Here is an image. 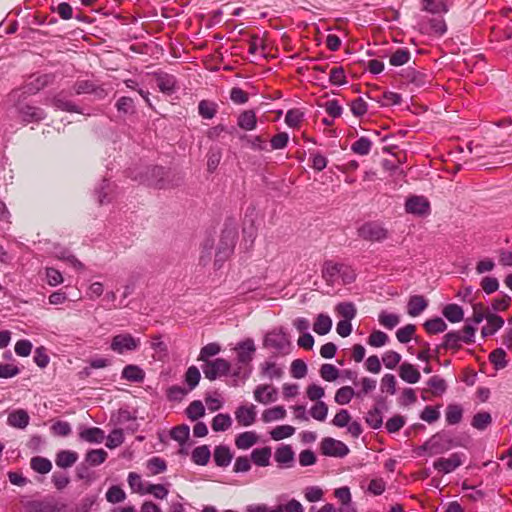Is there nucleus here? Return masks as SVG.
Returning <instances> with one entry per match:
<instances>
[{
  "instance_id": "obj_1",
  "label": "nucleus",
  "mask_w": 512,
  "mask_h": 512,
  "mask_svg": "<svg viewBox=\"0 0 512 512\" xmlns=\"http://www.w3.org/2000/svg\"><path fill=\"white\" fill-rule=\"evenodd\" d=\"M83 94H93L98 99H104L108 95L102 85H98L92 80L78 78L68 92L60 91L52 98L51 102L59 110L70 113H82L80 107L68 100L67 96Z\"/></svg>"
},
{
  "instance_id": "obj_2",
  "label": "nucleus",
  "mask_w": 512,
  "mask_h": 512,
  "mask_svg": "<svg viewBox=\"0 0 512 512\" xmlns=\"http://www.w3.org/2000/svg\"><path fill=\"white\" fill-rule=\"evenodd\" d=\"M455 445L453 438L446 431L434 434L423 445L416 448L418 455L428 453L429 455L442 454Z\"/></svg>"
},
{
  "instance_id": "obj_3",
  "label": "nucleus",
  "mask_w": 512,
  "mask_h": 512,
  "mask_svg": "<svg viewBox=\"0 0 512 512\" xmlns=\"http://www.w3.org/2000/svg\"><path fill=\"white\" fill-rule=\"evenodd\" d=\"M146 182L148 186L156 189H167L172 186L169 179V171L158 165L147 168Z\"/></svg>"
},
{
  "instance_id": "obj_4",
  "label": "nucleus",
  "mask_w": 512,
  "mask_h": 512,
  "mask_svg": "<svg viewBox=\"0 0 512 512\" xmlns=\"http://www.w3.org/2000/svg\"><path fill=\"white\" fill-rule=\"evenodd\" d=\"M231 364L223 359L217 358L215 360L206 361L202 365V370L207 379L210 381L216 380L218 377L225 376L230 372Z\"/></svg>"
},
{
  "instance_id": "obj_5",
  "label": "nucleus",
  "mask_w": 512,
  "mask_h": 512,
  "mask_svg": "<svg viewBox=\"0 0 512 512\" xmlns=\"http://www.w3.org/2000/svg\"><path fill=\"white\" fill-rule=\"evenodd\" d=\"M140 346V339L133 337L129 333L115 335L112 338L110 348L118 353L123 354L128 351H134Z\"/></svg>"
},
{
  "instance_id": "obj_6",
  "label": "nucleus",
  "mask_w": 512,
  "mask_h": 512,
  "mask_svg": "<svg viewBox=\"0 0 512 512\" xmlns=\"http://www.w3.org/2000/svg\"><path fill=\"white\" fill-rule=\"evenodd\" d=\"M321 453L325 456L343 458L350 452L348 446L340 440L325 437L320 443Z\"/></svg>"
},
{
  "instance_id": "obj_7",
  "label": "nucleus",
  "mask_w": 512,
  "mask_h": 512,
  "mask_svg": "<svg viewBox=\"0 0 512 512\" xmlns=\"http://www.w3.org/2000/svg\"><path fill=\"white\" fill-rule=\"evenodd\" d=\"M54 73H45L37 76H30L23 84V89H26V93L35 95L44 88L52 85L55 81Z\"/></svg>"
},
{
  "instance_id": "obj_8",
  "label": "nucleus",
  "mask_w": 512,
  "mask_h": 512,
  "mask_svg": "<svg viewBox=\"0 0 512 512\" xmlns=\"http://www.w3.org/2000/svg\"><path fill=\"white\" fill-rule=\"evenodd\" d=\"M358 235L367 241H382L387 238L388 231L377 222H366L358 229Z\"/></svg>"
},
{
  "instance_id": "obj_9",
  "label": "nucleus",
  "mask_w": 512,
  "mask_h": 512,
  "mask_svg": "<svg viewBox=\"0 0 512 512\" xmlns=\"http://www.w3.org/2000/svg\"><path fill=\"white\" fill-rule=\"evenodd\" d=\"M237 352V361L239 364L251 366L250 363L254 358L256 347L253 339L247 338L237 344L235 348Z\"/></svg>"
},
{
  "instance_id": "obj_10",
  "label": "nucleus",
  "mask_w": 512,
  "mask_h": 512,
  "mask_svg": "<svg viewBox=\"0 0 512 512\" xmlns=\"http://www.w3.org/2000/svg\"><path fill=\"white\" fill-rule=\"evenodd\" d=\"M153 76L155 78L156 84L160 91L167 95H172L177 90V79L174 75L169 74L164 71L154 72Z\"/></svg>"
},
{
  "instance_id": "obj_11",
  "label": "nucleus",
  "mask_w": 512,
  "mask_h": 512,
  "mask_svg": "<svg viewBox=\"0 0 512 512\" xmlns=\"http://www.w3.org/2000/svg\"><path fill=\"white\" fill-rule=\"evenodd\" d=\"M21 121L23 123H39L42 120H44L47 116L44 109L32 106V105H25L21 106L19 110L17 111Z\"/></svg>"
},
{
  "instance_id": "obj_12",
  "label": "nucleus",
  "mask_w": 512,
  "mask_h": 512,
  "mask_svg": "<svg viewBox=\"0 0 512 512\" xmlns=\"http://www.w3.org/2000/svg\"><path fill=\"white\" fill-rule=\"evenodd\" d=\"M405 209L408 213L424 216L429 213L430 204L423 196H411L406 200Z\"/></svg>"
},
{
  "instance_id": "obj_13",
  "label": "nucleus",
  "mask_w": 512,
  "mask_h": 512,
  "mask_svg": "<svg viewBox=\"0 0 512 512\" xmlns=\"http://www.w3.org/2000/svg\"><path fill=\"white\" fill-rule=\"evenodd\" d=\"M462 465L461 454L453 453L449 458H439L437 459L433 467L438 471L444 474H448L452 472L454 469Z\"/></svg>"
},
{
  "instance_id": "obj_14",
  "label": "nucleus",
  "mask_w": 512,
  "mask_h": 512,
  "mask_svg": "<svg viewBox=\"0 0 512 512\" xmlns=\"http://www.w3.org/2000/svg\"><path fill=\"white\" fill-rule=\"evenodd\" d=\"M278 391L269 384L258 385L254 390V398L258 403L268 404L277 400Z\"/></svg>"
},
{
  "instance_id": "obj_15",
  "label": "nucleus",
  "mask_w": 512,
  "mask_h": 512,
  "mask_svg": "<svg viewBox=\"0 0 512 512\" xmlns=\"http://www.w3.org/2000/svg\"><path fill=\"white\" fill-rule=\"evenodd\" d=\"M341 264L332 260H327L323 264L322 277L329 286H333L339 279L341 273Z\"/></svg>"
},
{
  "instance_id": "obj_16",
  "label": "nucleus",
  "mask_w": 512,
  "mask_h": 512,
  "mask_svg": "<svg viewBox=\"0 0 512 512\" xmlns=\"http://www.w3.org/2000/svg\"><path fill=\"white\" fill-rule=\"evenodd\" d=\"M235 417L237 422L242 426H250L255 422L256 411L255 406H240L235 411Z\"/></svg>"
},
{
  "instance_id": "obj_17",
  "label": "nucleus",
  "mask_w": 512,
  "mask_h": 512,
  "mask_svg": "<svg viewBox=\"0 0 512 512\" xmlns=\"http://www.w3.org/2000/svg\"><path fill=\"white\" fill-rule=\"evenodd\" d=\"M428 307V300L422 295L410 296L407 303V313L411 317L419 316Z\"/></svg>"
},
{
  "instance_id": "obj_18",
  "label": "nucleus",
  "mask_w": 512,
  "mask_h": 512,
  "mask_svg": "<svg viewBox=\"0 0 512 512\" xmlns=\"http://www.w3.org/2000/svg\"><path fill=\"white\" fill-rule=\"evenodd\" d=\"M385 399L379 398L376 401V405L370 409L367 413V416L365 418L366 423L373 429H378L383 424V417L381 413V409L379 407L380 404H384Z\"/></svg>"
},
{
  "instance_id": "obj_19",
  "label": "nucleus",
  "mask_w": 512,
  "mask_h": 512,
  "mask_svg": "<svg viewBox=\"0 0 512 512\" xmlns=\"http://www.w3.org/2000/svg\"><path fill=\"white\" fill-rule=\"evenodd\" d=\"M286 345H288V340L285 334L281 333H268L264 338V346L267 348H273L278 353L282 352Z\"/></svg>"
},
{
  "instance_id": "obj_20",
  "label": "nucleus",
  "mask_w": 512,
  "mask_h": 512,
  "mask_svg": "<svg viewBox=\"0 0 512 512\" xmlns=\"http://www.w3.org/2000/svg\"><path fill=\"white\" fill-rule=\"evenodd\" d=\"M234 249V239H228L226 235L221 237L219 247L216 253L215 265L224 262L232 254Z\"/></svg>"
},
{
  "instance_id": "obj_21",
  "label": "nucleus",
  "mask_w": 512,
  "mask_h": 512,
  "mask_svg": "<svg viewBox=\"0 0 512 512\" xmlns=\"http://www.w3.org/2000/svg\"><path fill=\"white\" fill-rule=\"evenodd\" d=\"M401 77L408 83H412L417 87H423L425 86L429 80L428 75L424 72H420L415 70L414 68H408L406 69L402 74Z\"/></svg>"
},
{
  "instance_id": "obj_22",
  "label": "nucleus",
  "mask_w": 512,
  "mask_h": 512,
  "mask_svg": "<svg viewBox=\"0 0 512 512\" xmlns=\"http://www.w3.org/2000/svg\"><path fill=\"white\" fill-rule=\"evenodd\" d=\"M213 457L217 466L227 467L233 459V453L228 446L218 445L214 448Z\"/></svg>"
},
{
  "instance_id": "obj_23",
  "label": "nucleus",
  "mask_w": 512,
  "mask_h": 512,
  "mask_svg": "<svg viewBox=\"0 0 512 512\" xmlns=\"http://www.w3.org/2000/svg\"><path fill=\"white\" fill-rule=\"evenodd\" d=\"M237 125L245 131L254 130L257 126V116L254 110H245L237 117Z\"/></svg>"
},
{
  "instance_id": "obj_24",
  "label": "nucleus",
  "mask_w": 512,
  "mask_h": 512,
  "mask_svg": "<svg viewBox=\"0 0 512 512\" xmlns=\"http://www.w3.org/2000/svg\"><path fill=\"white\" fill-rule=\"evenodd\" d=\"M486 320L487 325L483 326L481 329V334L483 337H488L495 334L504 325V319L501 316L493 313L489 314Z\"/></svg>"
},
{
  "instance_id": "obj_25",
  "label": "nucleus",
  "mask_w": 512,
  "mask_h": 512,
  "mask_svg": "<svg viewBox=\"0 0 512 512\" xmlns=\"http://www.w3.org/2000/svg\"><path fill=\"white\" fill-rule=\"evenodd\" d=\"M272 454L271 447L256 448L251 453V461L261 467L270 465V457Z\"/></svg>"
},
{
  "instance_id": "obj_26",
  "label": "nucleus",
  "mask_w": 512,
  "mask_h": 512,
  "mask_svg": "<svg viewBox=\"0 0 512 512\" xmlns=\"http://www.w3.org/2000/svg\"><path fill=\"white\" fill-rule=\"evenodd\" d=\"M399 376L402 380L414 384L420 380V372L414 367V365L404 362L399 368Z\"/></svg>"
},
{
  "instance_id": "obj_27",
  "label": "nucleus",
  "mask_w": 512,
  "mask_h": 512,
  "mask_svg": "<svg viewBox=\"0 0 512 512\" xmlns=\"http://www.w3.org/2000/svg\"><path fill=\"white\" fill-rule=\"evenodd\" d=\"M122 378L130 382L141 383L145 379V372L139 366L129 364L122 370Z\"/></svg>"
},
{
  "instance_id": "obj_28",
  "label": "nucleus",
  "mask_w": 512,
  "mask_h": 512,
  "mask_svg": "<svg viewBox=\"0 0 512 512\" xmlns=\"http://www.w3.org/2000/svg\"><path fill=\"white\" fill-rule=\"evenodd\" d=\"M29 96H31V94L26 93V89H23L22 85L19 88L11 91V93L7 96V102L15 107L16 111H18L21 106L27 105L25 100Z\"/></svg>"
},
{
  "instance_id": "obj_29",
  "label": "nucleus",
  "mask_w": 512,
  "mask_h": 512,
  "mask_svg": "<svg viewBox=\"0 0 512 512\" xmlns=\"http://www.w3.org/2000/svg\"><path fill=\"white\" fill-rule=\"evenodd\" d=\"M218 104L212 100L203 99L198 104V113L203 119H212L218 112Z\"/></svg>"
},
{
  "instance_id": "obj_30",
  "label": "nucleus",
  "mask_w": 512,
  "mask_h": 512,
  "mask_svg": "<svg viewBox=\"0 0 512 512\" xmlns=\"http://www.w3.org/2000/svg\"><path fill=\"white\" fill-rule=\"evenodd\" d=\"M78 460V454L75 451L61 450L56 455V465L60 468H69Z\"/></svg>"
},
{
  "instance_id": "obj_31",
  "label": "nucleus",
  "mask_w": 512,
  "mask_h": 512,
  "mask_svg": "<svg viewBox=\"0 0 512 512\" xmlns=\"http://www.w3.org/2000/svg\"><path fill=\"white\" fill-rule=\"evenodd\" d=\"M79 436L89 443H102L105 439L104 431L98 427L86 428L79 433Z\"/></svg>"
},
{
  "instance_id": "obj_32",
  "label": "nucleus",
  "mask_w": 512,
  "mask_h": 512,
  "mask_svg": "<svg viewBox=\"0 0 512 512\" xmlns=\"http://www.w3.org/2000/svg\"><path fill=\"white\" fill-rule=\"evenodd\" d=\"M462 341L461 333L459 331H450L443 337V342L440 344V347L443 349H450L453 351H458L461 349L460 342Z\"/></svg>"
},
{
  "instance_id": "obj_33",
  "label": "nucleus",
  "mask_w": 512,
  "mask_h": 512,
  "mask_svg": "<svg viewBox=\"0 0 512 512\" xmlns=\"http://www.w3.org/2000/svg\"><path fill=\"white\" fill-rule=\"evenodd\" d=\"M442 314L451 323L460 322L464 317V311L458 304H447L443 308Z\"/></svg>"
},
{
  "instance_id": "obj_34",
  "label": "nucleus",
  "mask_w": 512,
  "mask_h": 512,
  "mask_svg": "<svg viewBox=\"0 0 512 512\" xmlns=\"http://www.w3.org/2000/svg\"><path fill=\"white\" fill-rule=\"evenodd\" d=\"M30 417L23 409L11 412L8 416V423L16 428H25L29 424Z\"/></svg>"
},
{
  "instance_id": "obj_35",
  "label": "nucleus",
  "mask_w": 512,
  "mask_h": 512,
  "mask_svg": "<svg viewBox=\"0 0 512 512\" xmlns=\"http://www.w3.org/2000/svg\"><path fill=\"white\" fill-rule=\"evenodd\" d=\"M28 512H59L57 504L52 501H32L27 505Z\"/></svg>"
},
{
  "instance_id": "obj_36",
  "label": "nucleus",
  "mask_w": 512,
  "mask_h": 512,
  "mask_svg": "<svg viewBox=\"0 0 512 512\" xmlns=\"http://www.w3.org/2000/svg\"><path fill=\"white\" fill-rule=\"evenodd\" d=\"M423 328L428 334L434 335L444 332L447 329V324L441 317H434L426 320Z\"/></svg>"
},
{
  "instance_id": "obj_37",
  "label": "nucleus",
  "mask_w": 512,
  "mask_h": 512,
  "mask_svg": "<svg viewBox=\"0 0 512 512\" xmlns=\"http://www.w3.org/2000/svg\"><path fill=\"white\" fill-rule=\"evenodd\" d=\"M258 441V437L254 432L247 431L240 433L235 439V445L238 449H249Z\"/></svg>"
},
{
  "instance_id": "obj_38",
  "label": "nucleus",
  "mask_w": 512,
  "mask_h": 512,
  "mask_svg": "<svg viewBox=\"0 0 512 512\" xmlns=\"http://www.w3.org/2000/svg\"><path fill=\"white\" fill-rule=\"evenodd\" d=\"M211 457V452L209 450V447L207 445H202L194 448L192 451V461L201 466H205Z\"/></svg>"
},
{
  "instance_id": "obj_39",
  "label": "nucleus",
  "mask_w": 512,
  "mask_h": 512,
  "mask_svg": "<svg viewBox=\"0 0 512 512\" xmlns=\"http://www.w3.org/2000/svg\"><path fill=\"white\" fill-rule=\"evenodd\" d=\"M507 354L503 348H496L489 354V361L496 370L504 369L508 365Z\"/></svg>"
},
{
  "instance_id": "obj_40",
  "label": "nucleus",
  "mask_w": 512,
  "mask_h": 512,
  "mask_svg": "<svg viewBox=\"0 0 512 512\" xmlns=\"http://www.w3.org/2000/svg\"><path fill=\"white\" fill-rule=\"evenodd\" d=\"M422 9L432 14L446 13L448 6L444 0H421Z\"/></svg>"
},
{
  "instance_id": "obj_41",
  "label": "nucleus",
  "mask_w": 512,
  "mask_h": 512,
  "mask_svg": "<svg viewBox=\"0 0 512 512\" xmlns=\"http://www.w3.org/2000/svg\"><path fill=\"white\" fill-rule=\"evenodd\" d=\"M260 369H261V374L263 376L268 377L271 380L274 378L279 379L284 374L283 369L281 367L277 366V364L275 362H271V361H266V362L262 363L260 366Z\"/></svg>"
},
{
  "instance_id": "obj_42",
  "label": "nucleus",
  "mask_w": 512,
  "mask_h": 512,
  "mask_svg": "<svg viewBox=\"0 0 512 512\" xmlns=\"http://www.w3.org/2000/svg\"><path fill=\"white\" fill-rule=\"evenodd\" d=\"M353 396L360 397L361 393H355L354 389L350 386H343L336 391L335 401L340 405L348 404Z\"/></svg>"
},
{
  "instance_id": "obj_43",
  "label": "nucleus",
  "mask_w": 512,
  "mask_h": 512,
  "mask_svg": "<svg viewBox=\"0 0 512 512\" xmlns=\"http://www.w3.org/2000/svg\"><path fill=\"white\" fill-rule=\"evenodd\" d=\"M30 466L35 472L40 474H47L52 469L51 461L41 456H35L31 458Z\"/></svg>"
},
{
  "instance_id": "obj_44",
  "label": "nucleus",
  "mask_w": 512,
  "mask_h": 512,
  "mask_svg": "<svg viewBox=\"0 0 512 512\" xmlns=\"http://www.w3.org/2000/svg\"><path fill=\"white\" fill-rule=\"evenodd\" d=\"M332 327V320L328 315L319 314L314 322L313 330L319 335L327 334Z\"/></svg>"
},
{
  "instance_id": "obj_45",
  "label": "nucleus",
  "mask_w": 512,
  "mask_h": 512,
  "mask_svg": "<svg viewBox=\"0 0 512 512\" xmlns=\"http://www.w3.org/2000/svg\"><path fill=\"white\" fill-rule=\"evenodd\" d=\"M274 457L279 464H288L294 460V451L290 445H282L276 449Z\"/></svg>"
},
{
  "instance_id": "obj_46",
  "label": "nucleus",
  "mask_w": 512,
  "mask_h": 512,
  "mask_svg": "<svg viewBox=\"0 0 512 512\" xmlns=\"http://www.w3.org/2000/svg\"><path fill=\"white\" fill-rule=\"evenodd\" d=\"M108 454L104 449H92L86 453L85 461L90 466H98L105 462Z\"/></svg>"
},
{
  "instance_id": "obj_47",
  "label": "nucleus",
  "mask_w": 512,
  "mask_h": 512,
  "mask_svg": "<svg viewBox=\"0 0 512 512\" xmlns=\"http://www.w3.org/2000/svg\"><path fill=\"white\" fill-rule=\"evenodd\" d=\"M463 417V409L458 404H449L446 408V421L450 425L461 422Z\"/></svg>"
},
{
  "instance_id": "obj_48",
  "label": "nucleus",
  "mask_w": 512,
  "mask_h": 512,
  "mask_svg": "<svg viewBox=\"0 0 512 512\" xmlns=\"http://www.w3.org/2000/svg\"><path fill=\"white\" fill-rule=\"evenodd\" d=\"M372 148V142L367 137H360L351 145V150L353 153L365 156L368 155Z\"/></svg>"
},
{
  "instance_id": "obj_49",
  "label": "nucleus",
  "mask_w": 512,
  "mask_h": 512,
  "mask_svg": "<svg viewBox=\"0 0 512 512\" xmlns=\"http://www.w3.org/2000/svg\"><path fill=\"white\" fill-rule=\"evenodd\" d=\"M337 314L343 317V320L351 321L357 313L356 307L352 302H340L335 308Z\"/></svg>"
},
{
  "instance_id": "obj_50",
  "label": "nucleus",
  "mask_w": 512,
  "mask_h": 512,
  "mask_svg": "<svg viewBox=\"0 0 512 512\" xmlns=\"http://www.w3.org/2000/svg\"><path fill=\"white\" fill-rule=\"evenodd\" d=\"M232 425V419L229 414H217L212 420V429L215 432L226 431Z\"/></svg>"
},
{
  "instance_id": "obj_51",
  "label": "nucleus",
  "mask_w": 512,
  "mask_h": 512,
  "mask_svg": "<svg viewBox=\"0 0 512 512\" xmlns=\"http://www.w3.org/2000/svg\"><path fill=\"white\" fill-rule=\"evenodd\" d=\"M185 412L190 420L195 421L205 415V408L200 400H194L189 404Z\"/></svg>"
},
{
  "instance_id": "obj_52",
  "label": "nucleus",
  "mask_w": 512,
  "mask_h": 512,
  "mask_svg": "<svg viewBox=\"0 0 512 512\" xmlns=\"http://www.w3.org/2000/svg\"><path fill=\"white\" fill-rule=\"evenodd\" d=\"M427 384L431 388V390L429 391L432 393L433 396H441L447 390L446 381L437 375L432 376L428 380Z\"/></svg>"
},
{
  "instance_id": "obj_53",
  "label": "nucleus",
  "mask_w": 512,
  "mask_h": 512,
  "mask_svg": "<svg viewBox=\"0 0 512 512\" xmlns=\"http://www.w3.org/2000/svg\"><path fill=\"white\" fill-rule=\"evenodd\" d=\"M410 51L406 48H399L390 55L389 63L392 66H402L410 60Z\"/></svg>"
},
{
  "instance_id": "obj_54",
  "label": "nucleus",
  "mask_w": 512,
  "mask_h": 512,
  "mask_svg": "<svg viewBox=\"0 0 512 512\" xmlns=\"http://www.w3.org/2000/svg\"><path fill=\"white\" fill-rule=\"evenodd\" d=\"M189 435L190 428L186 424L177 425L174 428H172L170 432L171 438L179 442L181 445L186 443V441L189 439Z\"/></svg>"
},
{
  "instance_id": "obj_55",
  "label": "nucleus",
  "mask_w": 512,
  "mask_h": 512,
  "mask_svg": "<svg viewBox=\"0 0 512 512\" xmlns=\"http://www.w3.org/2000/svg\"><path fill=\"white\" fill-rule=\"evenodd\" d=\"M492 423L490 413L486 411L478 412L473 416L471 425L478 430H485Z\"/></svg>"
},
{
  "instance_id": "obj_56",
  "label": "nucleus",
  "mask_w": 512,
  "mask_h": 512,
  "mask_svg": "<svg viewBox=\"0 0 512 512\" xmlns=\"http://www.w3.org/2000/svg\"><path fill=\"white\" fill-rule=\"evenodd\" d=\"M304 118V112L300 109L293 108L287 111L285 123L292 128H299Z\"/></svg>"
},
{
  "instance_id": "obj_57",
  "label": "nucleus",
  "mask_w": 512,
  "mask_h": 512,
  "mask_svg": "<svg viewBox=\"0 0 512 512\" xmlns=\"http://www.w3.org/2000/svg\"><path fill=\"white\" fill-rule=\"evenodd\" d=\"M126 499L125 491L119 485H112L106 492V500L109 503L116 504Z\"/></svg>"
},
{
  "instance_id": "obj_58",
  "label": "nucleus",
  "mask_w": 512,
  "mask_h": 512,
  "mask_svg": "<svg viewBox=\"0 0 512 512\" xmlns=\"http://www.w3.org/2000/svg\"><path fill=\"white\" fill-rule=\"evenodd\" d=\"M405 423L406 418L400 414H396L387 420L385 427L388 433H397L404 427Z\"/></svg>"
},
{
  "instance_id": "obj_59",
  "label": "nucleus",
  "mask_w": 512,
  "mask_h": 512,
  "mask_svg": "<svg viewBox=\"0 0 512 512\" xmlns=\"http://www.w3.org/2000/svg\"><path fill=\"white\" fill-rule=\"evenodd\" d=\"M286 416V410L283 406H275L263 412L262 418L264 422H271L278 419H283Z\"/></svg>"
},
{
  "instance_id": "obj_60",
  "label": "nucleus",
  "mask_w": 512,
  "mask_h": 512,
  "mask_svg": "<svg viewBox=\"0 0 512 512\" xmlns=\"http://www.w3.org/2000/svg\"><path fill=\"white\" fill-rule=\"evenodd\" d=\"M147 469L152 475H157L166 471V461L160 457L154 456L147 461Z\"/></svg>"
},
{
  "instance_id": "obj_61",
  "label": "nucleus",
  "mask_w": 512,
  "mask_h": 512,
  "mask_svg": "<svg viewBox=\"0 0 512 512\" xmlns=\"http://www.w3.org/2000/svg\"><path fill=\"white\" fill-rule=\"evenodd\" d=\"M295 432V428L293 426H290V425H281V426H277L276 428H274L271 432H270V435H271V438L273 440H282L284 438H288L290 436H292Z\"/></svg>"
},
{
  "instance_id": "obj_62",
  "label": "nucleus",
  "mask_w": 512,
  "mask_h": 512,
  "mask_svg": "<svg viewBox=\"0 0 512 512\" xmlns=\"http://www.w3.org/2000/svg\"><path fill=\"white\" fill-rule=\"evenodd\" d=\"M329 81L332 85L340 86L347 83L345 70L342 66L333 67L330 70Z\"/></svg>"
},
{
  "instance_id": "obj_63",
  "label": "nucleus",
  "mask_w": 512,
  "mask_h": 512,
  "mask_svg": "<svg viewBox=\"0 0 512 512\" xmlns=\"http://www.w3.org/2000/svg\"><path fill=\"white\" fill-rule=\"evenodd\" d=\"M201 374L196 366H190L185 373V382L189 390H193L199 383Z\"/></svg>"
},
{
  "instance_id": "obj_64",
  "label": "nucleus",
  "mask_w": 512,
  "mask_h": 512,
  "mask_svg": "<svg viewBox=\"0 0 512 512\" xmlns=\"http://www.w3.org/2000/svg\"><path fill=\"white\" fill-rule=\"evenodd\" d=\"M415 331L416 326L414 324H407L397 330L396 337L400 343H408L413 338Z\"/></svg>"
}]
</instances>
